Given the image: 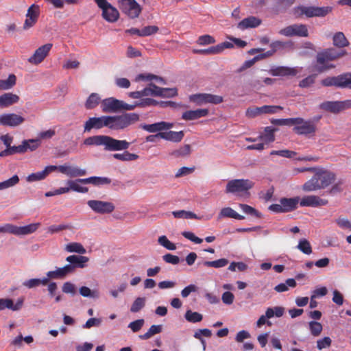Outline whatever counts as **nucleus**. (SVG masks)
Returning <instances> with one entry per match:
<instances>
[{
	"mask_svg": "<svg viewBox=\"0 0 351 351\" xmlns=\"http://www.w3.org/2000/svg\"><path fill=\"white\" fill-rule=\"evenodd\" d=\"M83 144L86 146H104L108 152L126 150L130 143L125 140H118L107 135H95L85 138Z\"/></svg>",
	"mask_w": 351,
	"mask_h": 351,
	"instance_id": "1",
	"label": "nucleus"
},
{
	"mask_svg": "<svg viewBox=\"0 0 351 351\" xmlns=\"http://www.w3.org/2000/svg\"><path fill=\"white\" fill-rule=\"evenodd\" d=\"M66 261L69 264L63 267L58 268L56 270L48 271L47 276L54 279L63 278L68 274L73 273L77 268H84L89 258L84 256L71 255L66 258Z\"/></svg>",
	"mask_w": 351,
	"mask_h": 351,
	"instance_id": "2",
	"label": "nucleus"
},
{
	"mask_svg": "<svg viewBox=\"0 0 351 351\" xmlns=\"http://www.w3.org/2000/svg\"><path fill=\"white\" fill-rule=\"evenodd\" d=\"M335 180V175L329 171H319L306 182L302 186L304 191H313L324 189L329 186Z\"/></svg>",
	"mask_w": 351,
	"mask_h": 351,
	"instance_id": "3",
	"label": "nucleus"
},
{
	"mask_svg": "<svg viewBox=\"0 0 351 351\" xmlns=\"http://www.w3.org/2000/svg\"><path fill=\"white\" fill-rule=\"evenodd\" d=\"M106 127L115 130L112 116H101L90 117L84 124V132H90L92 130H100Z\"/></svg>",
	"mask_w": 351,
	"mask_h": 351,
	"instance_id": "4",
	"label": "nucleus"
},
{
	"mask_svg": "<svg viewBox=\"0 0 351 351\" xmlns=\"http://www.w3.org/2000/svg\"><path fill=\"white\" fill-rule=\"evenodd\" d=\"M293 132L298 135L313 137L315 135L317 126L311 120H304L302 118H295Z\"/></svg>",
	"mask_w": 351,
	"mask_h": 351,
	"instance_id": "5",
	"label": "nucleus"
},
{
	"mask_svg": "<svg viewBox=\"0 0 351 351\" xmlns=\"http://www.w3.org/2000/svg\"><path fill=\"white\" fill-rule=\"evenodd\" d=\"M97 6L102 10V17L108 22L114 23L119 18V12L107 0H94Z\"/></svg>",
	"mask_w": 351,
	"mask_h": 351,
	"instance_id": "6",
	"label": "nucleus"
},
{
	"mask_svg": "<svg viewBox=\"0 0 351 351\" xmlns=\"http://www.w3.org/2000/svg\"><path fill=\"white\" fill-rule=\"evenodd\" d=\"M143 93H144L145 97H172L177 95V89L161 88L154 83H149L147 87L143 88Z\"/></svg>",
	"mask_w": 351,
	"mask_h": 351,
	"instance_id": "7",
	"label": "nucleus"
},
{
	"mask_svg": "<svg viewBox=\"0 0 351 351\" xmlns=\"http://www.w3.org/2000/svg\"><path fill=\"white\" fill-rule=\"evenodd\" d=\"M321 83L324 86H335L351 89V73H346L336 77H328L322 80Z\"/></svg>",
	"mask_w": 351,
	"mask_h": 351,
	"instance_id": "8",
	"label": "nucleus"
},
{
	"mask_svg": "<svg viewBox=\"0 0 351 351\" xmlns=\"http://www.w3.org/2000/svg\"><path fill=\"white\" fill-rule=\"evenodd\" d=\"M347 52L344 49L337 51L334 48H328L321 52L317 53L316 56V63L324 64L330 61H334L345 56Z\"/></svg>",
	"mask_w": 351,
	"mask_h": 351,
	"instance_id": "9",
	"label": "nucleus"
},
{
	"mask_svg": "<svg viewBox=\"0 0 351 351\" xmlns=\"http://www.w3.org/2000/svg\"><path fill=\"white\" fill-rule=\"evenodd\" d=\"M121 10L131 19L137 18L141 12L140 5L135 0H119Z\"/></svg>",
	"mask_w": 351,
	"mask_h": 351,
	"instance_id": "10",
	"label": "nucleus"
},
{
	"mask_svg": "<svg viewBox=\"0 0 351 351\" xmlns=\"http://www.w3.org/2000/svg\"><path fill=\"white\" fill-rule=\"evenodd\" d=\"M189 100L198 106L205 104H219L223 101V97L217 95L198 93L190 95Z\"/></svg>",
	"mask_w": 351,
	"mask_h": 351,
	"instance_id": "11",
	"label": "nucleus"
},
{
	"mask_svg": "<svg viewBox=\"0 0 351 351\" xmlns=\"http://www.w3.org/2000/svg\"><path fill=\"white\" fill-rule=\"evenodd\" d=\"M68 187H60L53 191H49L45 193L46 197H51L53 195H60L73 191L77 193H86L88 191V188L86 186H82L77 184L76 180H69L66 182Z\"/></svg>",
	"mask_w": 351,
	"mask_h": 351,
	"instance_id": "12",
	"label": "nucleus"
},
{
	"mask_svg": "<svg viewBox=\"0 0 351 351\" xmlns=\"http://www.w3.org/2000/svg\"><path fill=\"white\" fill-rule=\"evenodd\" d=\"M40 226L39 223H31L25 226H16L10 223L3 226L5 233L8 232L14 235H25L34 232Z\"/></svg>",
	"mask_w": 351,
	"mask_h": 351,
	"instance_id": "13",
	"label": "nucleus"
},
{
	"mask_svg": "<svg viewBox=\"0 0 351 351\" xmlns=\"http://www.w3.org/2000/svg\"><path fill=\"white\" fill-rule=\"evenodd\" d=\"M298 8L300 10L301 14L306 15L308 18L324 17L330 14L332 10V8L330 6H301Z\"/></svg>",
	"mask_w": 351,
	"mask_h": 351,
	"instance_id": "14",
	"label": "nucleus"
},
{
	"mask_svg": "<svg viewBox=\"0 0 351 351\" xmlns=\"http://www.w3.org/2000/svg\"><path fill=\"white\" fill-rule=\"evenodd\" d=\"M280 35L285 36H300V37H307L308 36V31L306 25L303 24H294L289 25L285 28L281 29L279 31Z\"/></svg>",
	"mask_w": 351,
	"mask_h": 351,
	"instance_id": "15",
	"label": "nucleus"
},
{
	"mask_svg": "<svg viewBox=\"0 0 351 351\" xmlns=\"http://www.w3.org/2000/svg\"><path fill=\"white\" fill-rule=\"evenodd\" d=\"M115 130H122L138 120L139 116L136 113H127L120 116H112Z\"/></svg>",
	"mask_w": 351,
	"mask_h": 351,
	"instance_id": "16",
	"label": "nucleus"
},
{
	"mask_svg": "<svg viewBox=\"0 0 351 351\" xmlns=\"http://www.w3.org/2000/svg\"><path fill=\"white\" fill-rule=\"evenodd\" d=\"M87 204L94 212L99 214L111 213L115 208L112 203L100 200H88Z\"/></svg>",
	"mask_w": 351,
	"mask_h": 351,
	"instance_id": "17",
	"label": "nucleus"
},
{
	"mask_svg": "<svg viewBox=\"0 0 351 351\" xmlns=\"http://www.w3.org/2000/svg\"><path fill=\"white\" fill-rule=\"evenodd\" d=\"M320 108L332 113H338L351 107V100L344 101H324L319 106Z\"/></svg>",
	"mask_w": 351,
	"mask_h": 351,
	"instance_id": "18",
	"label": "nucleus"
},
{
	"mask_svg": "<svg viewBox=\"0 0 351 351\" xmlns=\"http://www.w3.org/2000/svg\"><path fill=\"white\" fill-rule=\"evenodd\" d=\"M56 170L70 178L84 176L87 174L85 169H82L76 165L64 164L56 166Z\"/></svg>",
	"mask_w": 351,
	"mask_h": 351,
	"instance_id": "19",
	"label": "nucleus"
},
{
	"mask_svg": "<svg viewBox=\"0 0 351 351\" xmlns=\"http://www.w3.org/2000/svg\"><path fill=\"white\" fill-rule=\"evenodd\" d=\"M25 119L14 113L3 114L0 115V125L8 127H17L22 124Z\"/></svg>",
	"mask_w": 351,
	"mask_h": 351,
	"instance_id": "20",
	"label": "nucleus"
},
{
	"mask_svg": "<svg viewBox=\"0 0 351 351\" xmlns=\"http://www.w3.org/2000/svg\"><path fill=\"white\" fill-rule=\"evenodd\" d=\"M53 45L51 43H47L38 47L34 53L28 59V61L34 64L40 63L48 55Z\"/></svg>",
	"mask_w": 351,
	"mask_h": 351,
	"instance_id": "21",
	"label": "nucleus"
},
{
	"mask_svg": "<svg viewBox=\"0 0 351 351\" xmlns=\"http://www.w3.org/2000/svg\"><path fill=\"white\" fill-rule=\"evenodd\" d=\"M277 109H282V108L278 106H263L262 107H255L248 108L246 110L245 114L249 118H252L262 114L275 113Z\"/></svg>",
	"mask_w": 351,
	"mask_h": 351,
	"instance_id": "22",
	"label": "nucleus"
},
{
	"mask_svg": "<svg viewBox=\"0 0 351 351\" xmlns=\"http://www.w3.org/2000/svg\"><path fill=\"white\" fill-rule=\"evenodd\" d=\"M232 47L233 44L232 43L226 41L206 49H193V52L196 54H217L221 53L224 49H229Z\"/></svg>",
	"mask_w": 351,
	"mask_h": 351,
	"instance_id": "23",
	"label": "nucleus"
},
{
	"mask_svg": "<svg viewBox=\"0 0 351 351\" xmlns=\"http://www.w3.org/2000/svg\"><path fill=\"white\" fill-rule=\"evenodd\" d=\"M121 101L114 97H109L101 101L104 112H115L121 110Z\"/></svg>",
	"mask_w": 351,
	"mask_h": 351,
	"instance_id": "24",
	"label": "nucleus"
},
{
	"mask_svg": "<svg viewBox=\"0 0 351 351\" xmlns=\"http://www.w3.org/2000/svg\"><path fill=\"white\" fill-rule=\"evenodd\" d=\"M298 73V71L295 68L283 66H276L269 70L271 75L280 77L295 76Z\"/></svg>",
	"mask_w": 351,
	"mask_h": 351,
	"instance_id": "25",
	"label": "nucleus"
},
{
	"mask_svg": "<svg viewBox=\"0 0 351 351\" xmlns=\"http://www.w3.org/2000/svg\"><path fill=\"white\" fill-rule=\"evenodd\" d=\"M24 298L21 297L18 298L16 304H14L13 300L10 298H0V311L8 308L14 311L20 310L23 304Z\"/></svg>",
	"mask_w": 351,
	"mask_h": 351,
	"instance_id": "26",
	"label": "nucleus"
},
{
	"mask_svg": "<svg viewBox=\"0 0 351 351\" xmlns=\"http://www.w3.org/2000/svg\"><path fill=\"white\" fill-rule=\"evenodd\" d=\"M328 201L325 199H321L316 195H308L303 197L300 204L302 206H325Z\"/></svg>",
	"mask_w": 351,
	"mask_h": 351,
	"instance_id": "27",
	"label": "nucleus"
},
{
	"mask_svg": "<svg viewBox=\"0 0 351 351\" xmlns=\"http://www.w3.org/2000/svg\"><path fill=\"white\" fill-rule=\"evenodd\" d=\"M77 184H92L95 186H100L104 184H109L111 183V179L106 177H97L92 176L87 178L76 179Z\"/></svg>",
	"mask_w": 351,
	"mask_h": 351,
	"instance_id": "28",
	"label": "nucleus"
},
{
	"mask_svg": "<svg viewBox=\"0 0 351 351\" xmlns=\"http://www.w3.org/2000/svg\"><path fill=\"white\" fill-rule=\"evenodd\" d=\"M173 127V124L165 121H160L158 123H155L153 124H145L141 126V128L149 132L154 133V132H161L163 130H166L170 129Z\"/></svg>",
	"mask_w": 351,
	"mask_h": 351,
	"instance_id": "29",
	"label": "nucleus"
},
{
	"mask_svg": "<svg viewBox=\"0 0 351 351\" xmlns=\"http://www.w3.org/2000/svg\"><path fill=\"white\" fill-rule=\"evenodd\" d=\"M56 171V165L47 166L44 170L29 174L27 180L28 182H36L45 179L50 173Z\"/></svg>",
	"mask_w": 351,
	"mask_h": 351,
	"instance_id": "30",
	"label": "nucleus"
},
{
	"mask_svg": "<svg viewBox=\"0 0 351 351\" xmlns=\"http://www.w3.org/2000/svg\"><path fill=\"white\" fill-rule=\"evenodd\" d=\"M208 109H197L195 110H187L183 112L182 119L186 121L195 120L201 117H206L208 114Z\"/></svg>",
	"mask_w": 351,
	"mask_h": 351,
	"instance_id": "31",
	"label": "nucleus"
},
{
	"mask_svg": "<svg viewBox=\"0 0 351 351\" xmlns=\"http://www.w3.org/2000/svg\"><path fill=\"white\" fill-rule=\"evenodd\" d=\"M158 135L160 136V138L174 143H179L183 139L184 134L183 131H168L158 132Z\"/></svg>",
	"mask_w": 351,
	"mask_h": 351,
	"instance_id": "32",
	"label": "nucleus"
},
{
	"mask_svg": "<svg viewBox=\"0 0 351 351\" xmlns=\"http://www.w3.org/2000/svg\"><path fill=\"white\" fill-rule=\"evenodd\" d=\"M19 101V97L12 93H6L0 96V108H7Z\"/></svg>",
	"mask_w": 351,
	"mask_h": 351,
	"instance_id": "33",
	"label": "nucleus"
},
{
	"mask_svg": "<svg viewBox=\"0 0 351 351\" xmlns=\"http://www.w3.org/2000/svg\"><path fill=\"white\" fill-rule=\"evenodd\" d=\"M276 130V128L266 127L264 128L263 132L258 136V139L262 141V143H264V145L272 143L275 141L274 132Z\"/></svg>",
	"mask_w": 351,
	"mask_h": 351,
	"instance_id": "34",
	"label": "nucleus"
},
{
	"mask_svg": "<svg viewBox=\"0 0 351 351\" xmlns=\"http://www.w3.org/2000/svg\"><path fill=\"white\" fill-rule=\"evenodd\" d=\"M299 197L294 198H282L280 202L282 205L285 213L291 211L297 208L299 202Z\"/></svg>",
	"mask_w": 351,
	"mask_h": 351,
	"instance_id": "35",
	"label": "nucleus"
},
{
	"mask_svg": "<svg viewBox=\"0 0 351 351\" xmlns=\"http://www.w3.org/2000/svg\"><path fill=\"white\" fill-rule=\"evenodd\" d=\"M271 49H274V51L278 50H293L295 49L294 43L291 40H288L286 42L282 41H275L270 45Z\"/></svg>",
	"mask_w": 351,
	"mask_h": 351,
	"instance_id": "36",
	"label": "nucleus"
},
{
	"mask_svg": "<svg viewBox=\"0 0 351 351\" xmlns=\"http://www.w3.org/2000/svg\"><path fill=\"white\" fill-rule=\"evenodd\" d=\"M25 152V145H23V144L18 146H10L8 149L0 152V157L3 158L15 154H23Z\"/></svg>",
	"mask_w": 351,
	"mask_h": 351,
	"instance_id": "37",
	"label": "nucleus"
},
{
	"mask_svg": "<svg viewBox=\"0 0 351 351\" xmlns=\"http://www.w3.org/2000/svg\"><path fill=\"white\" fill-rule=\"evenodd\" d=\"M333 45L339 48H343L349 45V41L343 32H339L334 34L332 38Z\"/></svg>",
	"mask_w": 351,
	"mask_h": 351,
	"instance_id": "38",
	"label": "nucleus"
},
{
	"mask_svg": "<svg viewBox=\"0 0 351 351\" xmlns=\"http://www.w3.org/2000/svg\"><path fill=\"white\" fill-rule=\"evenodd\" d=\"M241 191V179L232 180L228 182L226 193H234Z\"/></svg>",
	"mask_w": 351,
	"mask_h": 351,
	"instance_id": "39",
	"label": "nucleus"
},
{
	"mask_svg": "<svg viewBox=\"0 0 351 351\" xmlns=\"http://www.w3.org/2000/svg\"><path fill=\"white\" fill-rule=\"evenodd\" d=\"M261 19L256 16H249L243 19V28H254L261 24Z\"/></svg>",
	"mask_w": 351,
	"mask_h": 351,
	"instance_id": "40",
	"label": "nucleus"
},
{
	"mask_svg": "<svg viewBox=\"0 0 351 351\" xmlns=\"http://www.w3.org/2000/svg\"><path fill=\"white\" fill-rule=\"evenodd\" d=\"M16 77L14 74H10L8 79L0 80V90H8L16 84Z\"/></svg>",
	"mask_w": 351,
	"mask_h": 351,
	"instance_id": "41",
	"label": "nucleus"
},
{
	"mask_svg": "<svg viewBox=\"0 0 351 351\" xmlns=\"http://www.w3.org/2000/svg\"><path fill=\"white\" fill-rule=\"evenodd\" d=\"M65 250L69 252H75L80 254H84L86 252V249L80 243H70L65 247Z\"/></svg>",
	"mask_w": 351,
	"mask_h": 351,
	"instance_id": "42",
	"label": "nucleus"
},
{
	"mask_svg": "<svg viewBox=\"0 0 351 351\" xmlns=\"http://www.w3.org/2000/svg\"><path fill=\"white\" fill-rule=\"evenodd\" d=\"M113 158L121 161H132L136 160L139 158V156L136 154H132L128 151H125L122 154H114Z\"/></svg>",
	"mask_w": 351,
	"mask_h": 351,
	"instance_id": "43",
	"label": "nucleus"
},
{
	"mask_svg": "<svg viewBox=\"0 0 351 351\" xmlns=\"http://www.w3.org/2000/svg\"><path fill=\"white\" fill-rule=\"evenodd\" d=\"M191 152V145L187 144V145H184L182 147H180V148H178L176 150H173L171 153V155L176 158L184 157V156H187L190 155Z\"/></svg>",
	"mask_w": 351,
	"mask_h": 351,
	"instance_id": "44",
	"label": "nucleus"
},
{
	"mask_svg": "<svg viewBox=\"0 0 351 351\" xmlns=\"http://www.w3.org/2000/svg\"><path fill=\"white\" fill-rule=\"evenodd\" d=\"M100 102V97L97 93H92L88 97L85 107L86 109L90 110L95 108Z\"/></svg>",
	"mask_w": 351,
	"mask_h": 351,
	"instance_id": "45",
	"label": "nucleus"
},
{
	"mask_svg": "<svg viewBox=\"0 0 351 351\" xmlns=\"http://www.w3.org/2000/svg\"><path fill=\"white\" fill-rule=\"evenodd\" d=\"M162 326L161 325H152L148 331L143 335H141L139 338L141 339H148L151 338L154 335L158 334L162 331Z\"/></svg>",
	"mask_w": 351,
	"mask_h": 351,
	"instance_id": "46",
	"label": "nucleus"
},
{
	"mask_svg": "<svg viewBox=\"0 0 351 351\" xmlns=\"http://www.w3.org/2000/svg\"><path fill=\"white\" fill-rule=\"evenodd\" d=\"M219 216L221 217H229L236 219H241V215L237 213L230 207H226L221 209Z\"/></svg>",
	"mask_w": 351,
	"mask_h": 351,
	"instance_id": "47",
	"label": "nucleus"
},
{
	"mask_svg": "<svg viewBox=\"0 0 351 351\" xmlns=\"http://www.w3.org/2000/svg\"><path fill=\"white\" fill-rule=\"evenodd\" d=\"M175 218L183 219H199L196 214L191 211H186L184 210H176L172 212Z\"/></svg>",
	"mask_w": 351,
	"mask_h": 351,
	"instance_id": "48",
	"label": "nucleus"
},
{
	"mask_svg": "<svg viewBox=\"0 0 351 351\" xmlns=\"http://www.w3.org/2000/svg\"><path fill=\"white\" fill-rule=\"evenodd\" d=\"M184 317L188 322L191 323L199 322L203 319L202 314L197 312H193L191 310L186 311L184 315Z\"/></svg>",
	"mask_w": 351,
	"mask_h": 351,
	"instance_id": "49",
	"label": "nucleus"
},
{
	"mask_svg": "<svg viewBox=\"0 0 351 351\" xmlns=\"http://www.w3.org/2000/svg\"><path fill=\"white\" fill-rule=\"evenodd\" d=\"M266 311L267 319H270L274 316L280 317L285 313V308L282 306H275L274 308H268Z\"/></svg>",
	"mask_w": 351,
	"mask_h": 351,
	"instance_id": "50",
	"label": "nucleus"
},
{
	"mask_svg": "<svg viewBox=\"0 0 351 351\" xmlns=\"http://www.w3.org/2000/svg\"><path fill=\"white\" fill-rule=\"evenodd\" d=\"M228 264V261L226 258H222L213 261H204L203 265L206 267H212L215 268H221L226 266Z\"/></svg>",
	"mask_w": 351,
	"mask_h": 351,
	"instance_id": "51",
	"label": "nucleus"
},
{
	"mask_svg": "<svg viewBox=\"0 0 351 351\" xmlns=\"http://www.w3.org/2000/svg\"><path fill=\"white\" fill-rule=\"evenodd\" d=\"M296 282L293 278H289L286 280L285 283H281L276 286L274 289L277 292H284L288 290V287H295Z\"/></svg>",
	"mask_w": 351,
	"mask_h": 351,
	"instance_id": "52",
	"label": "nucleus"
},
{
	"mask_svg": "<svg viewBox=\"0 0 351 351\" xmlns=\"http://www.w3.org/2000/svg\"><path fill=\"white\" fill-rule=\"evenodd\" d=\"M243 212L256 219H261L262 217V214L260 212L247 204H243Z\"/></svg>",
	"mask_w": 351,
	"mask_h": 351,
	"instance_id": "53",
	"label": "nucleus"
},
{
	"mask_svg": "<svg viewBox=\"0 0 351 351\" xmlns=\"http://www.w3.org/2000/svg\"><path fill=\"white\" fill-rule=\"evenodd\" d=\"M298 248L306 254H310L312 253V247L308 240L306 239H301L299 241Z\"/></svg>",
	"mask_w": 351,
	"mask_h": 351,
	"instance_id": "54",
	"label": "nucleus"
},
{
	"mask_svg": "<svg viewBox=\"0 0 351 351\" xmlns=\"http://www.w3.org/2000/svg\"><path fill=\"white\" fill-rule=\"evenodd\" d=\"M145 305V298H137L132 304L130 311L132 313H137Z\"/></svg>",
	"mask_w": 351,
	"mask_h": 351,
	"instance_id": "55",
	"label": "nucleus"
},
{
	"mask_svg": "<svg viewBox=\"0 0 351 351\" xmlns=\"http://www.w3.org/2000/svg\"><path fill=\"white\" fill-rule=\"evenodd\" d=\"M23 145H25V152L29 149L31 151L36 150L40 145L38 139L25 140L22 143Z\"/></svg>",
	"mask_w": 351,
	"mask_h": 351,
	"instance_id": "56",
	"label": "nucleus"
},
{
	"mask_svg": "<svg viewBox=\"0 0 351 351\" xmlns=\"http://www.w3.org/2000/svg\"><path fill=\"white\" fill-rule=\"evenodd\" d=\"M158 243L169 250H175L176 246L174 243L171 242L166 236H160L158 238Z\"/></svg>",
	"mask_w": 351,
	"mask_h": 351,
	"instance_id": "57",
	"label": "nucleus"
},
{
	"mask_svg": "<svg viewBox=\"0 0 351 351\" xmlns=\"http://www.w3.org/2000/svg\"><path fill=\"white\" fill-rule=\"evenodd\" d=\"M337 225L342 229H348L351 231V221L346 217H339L335 219Z\"/></svg>",
	"mask_w": 351,
	"mask_h": 351,
	"instance_id": "58",
	"label": "nucleus"
},
{
	"mask_svg": "<svg viewBox=\"0 0 351 351\" xmlns=\"http://www.w3.org/2000/svg\"><path fill=\"white\" fill-rule=\"evenodd\" d=\"M19 182L18 176L14 175L10 179L0 183V190L14 186Z\"/></svg>",
	"mask_w": 351,
	"mask_h": 351,
	"instance_id": "59",
	"label": "nucleus"
},
{
	"mask_svg": "<svg viewBox=\"0 0 351 351\" xmlns=\"http://www.w3.org/2000/svg\"><path fill=\"white\" fill-rule=\"evenodd\" d=\"M309 327L311 334L315 336H319L322 331V325L319 322H310Z\"/></svg>",
	"mask_w": 351,
	"mask_h": 351,
	"instance_id": "60",
	"label": "nucleus"
},
{
	"mask_svg": "<svg viewBox=\"0 0 351 351\" xmlns=\"http://www.w3.org/2000/svg\"><path fill=\"white\" fill-rule=\"evenodd\" d=\"M39 16V6L35 4L32 5L27 10V18L38 20Z\"/></svg>",
	"mask_w": 351,
	"mask_h": 351,
	"instance_id": "61",
	"label": "nucleus"
},
{
	"mask_svg": "<svg viewBox=\"0 0 351 351\" xmlns=\"http://www.w3.org/2000/svg\"><path fill=\"white\" fill-rule=\"evenodd\" d=\"M71 226L67 224L52 225L47 228V232L54 234L64 230L71 229Z\"/></svg>",
	"mask_w": 351,
	"mask_h": 351,
	"instance_id": "62",
	"label": "nucleus"
},
{
	"mask_svg": "<svg viewBox=\"0 0 351 351\" xmlns=\"http://www.w3.org/2000/svg\"><path fill=\"white\" fill-rule=\"evenodd\" d=\"M80 293L84 297L98 298L97 291H91L88 287L83 286L80 288Z\"/></svg>",
	"mask_w": 351,
	"mask_h": 351,
	"instance_id": "63",
	"label": "nucleus"
},
{
	"mask_svg": "<svg viewBox=\"0 0 351 351\" xmlns=\"http://www.w3.org/2000/svg\"><path fill=\"white\" fill-rule=\"evenodd\" d=\"M62 291L66 294L74 295L76 294V287L74 284L70 282H66L62 287Z\"/></svg>",
	"mask_w": 351,
	"mask_h": 351,
	"instance_id": "64",
	"label": "nucleus"
}]
</instances>
